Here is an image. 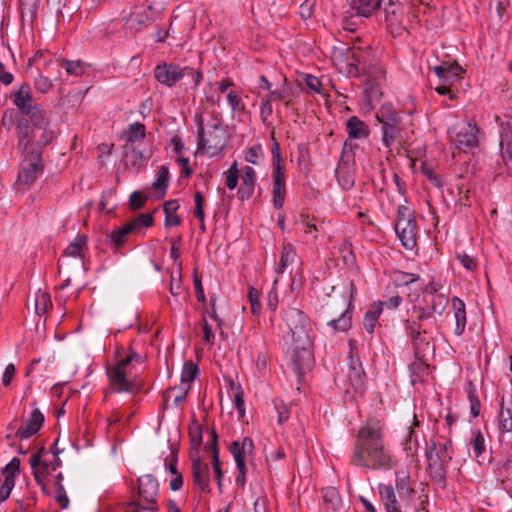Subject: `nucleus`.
<instances>
[{
	"label": "nucleus",
	"instance_id": "27",
	"mask_svg": "<svg viewBox=\"0 0 512 512\" xmlns=\"http://www.w3.org/2000/svg\"><path fill=\"white\" fill-rule=\"evenodd\" d=\"M347 131L352 139H362L369 134L368 126L356 116L351 117L347 121Z\"/></svg>",
	"mask_w": 512,
	"mask_h": 512
},
{
	"label": "nucleus",
	"instance_id": "24",
	"mask_svg": "<svg viewBox=\"0 0 512 512\" xmlns=\"http://www.w3.org/2000/svg\"><path fill=\"white\" fill-rule=\"evenodd\" d=\"M154 154V147L152 145L145 146L141 150H135L132 152L130 156L131 165L133 168H135L137 171L143 169L149 159Z\"/></svg>",
	"mask_w": 512,
	"mask_h": 512
},
{
	"label": "nucleus",
	"instance_id": "4",
	"mask_svg": "<svg viewBox=\"0 0 512 512\" xmlns=\"http://www.w3.org/2000/svg\"><path fill=\"white\" fill-rule=\"evenodd\" d=\"M31 466L37 483L42 487L43 492L47 493V487L54 478V473L60 466V459L55 452L41 450L31 459ZM61 477V473L55 475V478Z\"/></svg>",
	"mask_w": 512,
	"mask_h": 512
},
{
	"label": "nucleus",
	"instance_id": "37",
	"mask_svg": "<svg viewBox=\"0 0 512 512\" xmlns=\"http://www.w3.org/2000/svg\"><path fill=\"white\" fill-rule=\"evenodd\" d=\"M470 442L475 453V458L478 459L486 450L484 434L480 430H473Z\"/></svg>",
	"mask_w": 512,
	"mask_h": 512
},
{
	"label": "nucleus",
	"instance_id": "51",
	"mask_svg": "<svg viewBox=\"0 0 512 512\" xmlns=\"http://www.w3.org/2000/svg\"><path fill=\"white\" fill-rule=\"evenodd\" d=\"M202 329H203V341L209 345H212L214 343L215 334L213 332L212 327L208 324L206 319H203L202 322Z\"/></svg>",
	"mask_w": 512,
	"mask_h": 512
},
{
	"label": "nucleus",
	"instance_id": "60",
	"mask_svg": "<svg viewBox=\"0 0 512 512\" xmlns=\"http://www.w3.org/2000/svg\"><path fill=\"white\" fill-rule=\"evenodd\" d=\"M422 171L437 187L442 185L441 179L435 175L433 170L424 163L422 164Z\"/></svg>",
	"mask_w": 512,
	"mask_h": 512
},
{
	"label": "nucleus",
	"instance_id": "42",
	"mask_svg": "<svg viewBox=\"0 0 512 512\" xmlns=\"http://www.w3.org/2000/svg\"><path fill=\"white\" fill-rule=\"evenodd\" d=\"M239 170L237 162L232 163L230 168L224 172L225 184L228 189L234 190L238 185Z\"/></svg>",
	"mask_w": 512,
	"mask_h": 512
},
{
	"label": "nucleus",
	"instance_id": "36",
	"mask_svg": "<svg viewBox=\"0 0 512 512\" xmlns=\"http://www.w3.org/2000/svg\"><path fill=\"white\" fill-rule=\"evenodd\" d=\"M499 428L503 432L512 431V400L508 406H505L504 402L502 403L499 414Z\"/></svg>",
	"mask_w": 512,
	"mask_h": 512
},
{
	"label": "nucleus",
	"instance_id": "8",
	"mask_svg": "<svg viewBox=\"0 0 512 512\" xmlns=\"http://www.w3.org/2000/svg\"><path fill=\"white\" fill-rule=\"evenodd\" d=\"M230 452L237 466L238 474L236 484L243 487L245 484L246 466L252 458L253 442L249 438L234 441L230 446Z\"/></svg>",
	"mask_w": 512,
	"mask_h": 512
},
{
	"label": "nucleus",
	"instance_id": "31",
	"mask_svg": "<svg viewBox=\"0 0 512 512\" xmlns=\"http://www.w3.org/2000/svg\"><path fill=\"white\" fill-rule=\"evenodd\" d=\"M168 179V168L166 166H161L157 172L156 180L153 182V189L155 190L156 197L162 198L164 196Z\"/></svg>",
	"mask_w": 512,
	"mask_h": 512
},
{
	"label": "nucleus",
	"instance_id": "21",
	"mask_svg": "<svg viewBox=\"0 0 512 512\" xmlns=\"http://www.w3.org/2000/svg\"><path fill=\"white\" fill-rule=\"evenodd\" d=\"M126 24L128 29L137 32L145 27L149 21V15L145 7H138L128 16H126Z\"/></svg>",
	"mask_w": 512,
	"mask_h": 512
},
{
	"label": "nucleus",
	"instance_id": "30",
	"mask_svg": "<svg viewBox=\"0 0 512 512\" xmlns=\"http://www.w3.org/2000/svg\"><path fill=\"white\" fill-rule=\"evenodd\" d=\"M500 153L504 163L512 167V135L505 131L501 133Z\"/></svg>",
	"mask_w": 512,
	"mask_h": 512
},
{
	"label": "nucleus",
	"instance_id": "59",
	"mask_svg": "<svg viewBox=\"0 0 512 512\" xmlns=\"http://www.w3.org/2000/svg\"><path fill=\"white\" fill-rule=\"evenodd\" d=\"M305 83L314 92L321 93L320 91V81L317 77L312 75H307L305 77Z\"/></svg>",
	"mask_w": 512,
	"mask_h": 512
},
{
	"label": "nucleus",
	"instance_id": "56",
	"mask_svg": "<svg viewBox=\"0 0 512 512\" xmlns=\"http://www.w3.org/2000/svg\"><path fill=\"white\" fill-rule=\"evenodd\" d=\"M64 67L67 73L79 75L82 73L83 68L80 62L66 61Z\"/></svg>",
	"mask_w": 512,
	"mask_h": 512
},
{
	"label": "nucleus",
	"instance_id": "9",
	"mask_svg": "<svg viewBox=\"0 0 512 512\" xmlns=\"http://www.w3.org/2000/svg\"><path fill=\"white\" fill-rule=\"evenodd\" d=\"M43 172V162L38 150L28 151L21 162L17 184L26 187L33 183Z\"/></svg>",
	"mask_w": 512,
	"mask_h": 512
},
{
	"label": "nucleus",
	"instance_id": "49",
	"mask_svg": "<svg viewBox=\"0 0 512 512\" xmlns=\"http://www.w3.org/2000/svg\"><path fill=\"white\" fill-rule=\"evenodd\" d=\"M262 157V149L260 146L250 148L245 154V160L252 164H258Z\"/></svg>",
	"mask_w": 512,
	"mask_h": 512
},
{
	"label": "nucleus",
	"instance_id": "57",
	"mask_svg": "<svg viewBox=\"0 0 512 512\" xmlns=\"http://www.w3.org/2000/svg\"><path fill=\"white\" fill-rule=\"evenodd\" d=\"M396 486L401 498L409 496L412 492V489L410 488L409 484L406 482L404 478L399 480Z\"/></svg>",
	"mask_w": 512,
	"mask_h": 512
},
{
	"label": "nucleus",
	"instance_id": "23",
	"mask_svg": "<svg viewBox=\"0 0 512 512\" xmlns=\"http://www.w3.org/2000/svg\"><path fill=\"white\" fill-rule=\"evenodd\" d=\"M43 421L44 417L42 413L39 410L34 409L25 426L19 431L20 436L22 438H29L33 436L40 430Z\"/></svg>",
	"mask_w": 512,
	"mask_h": 512
},
{
	"label": "nucleus",
	"instance_id": "44",
	"mask_svg": "<svg viewBox=\"0 0 512 512\" xmlns=\"http://www.w3.org/2000/svg\"><path fill=\"white\" fill-rule=\"evenodd\" d=\"M190 441H191V451L190 455L194 453H199V447L202 443V432L201 428L198 425H194L190 428Z\"/></svg>",
	"mask_w": 512,
	"mask_h": 512
},
{
	"label": "nucleus",
	"instance_id": "52",
	"mask_svg": "<svg viewBox=\"0 0 512 512\" xmlns=\"http://www.w3.org/2000/svg\"><path fill=\"white\" fill-rule=\"evenodd\" d=\"M289 96V92L286 86H282L280 88H277L271 92V94L267 97V99H270V101H278V100H285Z\"/></svg>",
	"mask_w": 512,
	"mask_h": 512
},
{
	"label": "nucleus",
	"instance_id": "20",
	"mask_svg": "<svg viewBox=\"0 0 512 512\" xmlns=\"http://www.w3.org/2000/svg\"><path fill=\"white\" fill-rule=\"evenodd\" d=\"M192 459V472L194 480L201 490L208 488V466L200 461V454L194 453L191 455Z\"/></svg>",
	"mask_w": 512,
	"mask_h": 512
},
{
	"label": "nucleus",
	"instance_id": "40",
	"mask_svg": "<svg viewBox=\"0 0 512 512\" xmlns=\"http://www.w3.org/2000/svg\"><path fill=\"white\" fill-rule=\"evenodd\" d=\"M134 225L130 223L122 226L120 229H118L117 231H114L111 233V241L116 245V246H120L124 243V240H125V236L128 235V234H137V232H135L134 228H133Z\"/></svg>",
	"mask_w": 512,
	"mask_h": 512
},
{
	"label": "nucleus",
	"instance_id": "58",
	"mask_svg": "<svg viewBox=\"0 0 512 512\" xmlns=\"http://www.w3.org/2000/svg\"><path fill=\"white\" fill-rule=\"evenodd\" d=\"M349 379L356 387H360L362 385V371L353 367L349 372Z\"/></svg>",
	"mask_w": 512,
	"mask_h": 512
},
{
	"label": "nucleus",
	"instance_id": "53",
	"mask_svg": "<svg viewBox=\"0 0 512 512\" xmlns=\"http://www.w3.org/2000/svg\"><path fill=\"white\" fill-rule=\"evenodd\" d=\"M146 197L139 191H134L129 199L130 205L134 209H138L145 203Z\"/></svg>",
	"mask_w": 512,
	"mask_h": 512
},
{
	"label": "nucleus",
	"instance_id": "55",
	"mask_svg": "<svg viewBox=\"0 0 512 512\" xmlns=\"http://www.w3.org/2000/svg\"><path fill=\"white\" fill-rule=\"evenodd\" d=\"M16 369L13 364H8L2 374V384L4 386H9L12 382V379L15 375Z\"/></svg>",
	"mask_w": 512,
	"mask_h": 512
},
{
	"label": "nucleus",
	"instance_id": "34",
	"mask_svg": "<svg viewBox=\"0 0 512 512\" xmlns=\"http://www.w3.org/2000/svg\"><path fill=\"white\" fill-rule=\"evenodd\" d=\"M51 306L50 296L41 290H38L34 295V310L38 316H41L47 312Z\"/></svg>",
	"mask_w": 512,
	"mask_h": 512
},
{
	"label": "nucleus",
	"instance_id": "25",
	"mask_svg": "<svg viewBox=\"0 0 512 512\" xmlns=\"http://www.w3.org/2000/svg\"><path fill=\"white\" fill-rule=\"evenodd\" d=\"M452 306L454 310V318H455V334L461 335L466 326V312H465V304L459 298L452 299Z\"/></svg>",
	"mask_w": 512,
	"mask_h": 512
},
{
	"label": "nucleus",
	"instance_id": "6",
	"mask_svg": "<svg viewBox=\"0 0 512 512\" xmlns=\"http://www.w3.org/2000/svg\"><path fill=\"white\" fill-rule=\"evenodd\" d=\"M478 132L475 123L462 119L455 121L449 128L448 135L456 148L466 152L478 146Z\"/></svg>",
	"mask_w": 512,
	"mask_h": 512
},
{
	"label": "nucleus",
	"instance_id": "11",
	"mask_svg": "<svg viewBox=\"0 0 512 512\" xmlns=\"http://www.w3.org/2000/svg\"><path fill=\"white\" fill-rule=\"evenodd\" d=\"M273 161V205L280 209L285 200V169L282 166L279 145L275 143L272 148Z\"/></svg>",
	"mask_w": 512,
	"mask_h": 512
},
{
	"label": "nucleus",
	"instance_id": "62",
	"mask_svg": "<svg viewBox=\"0 0 512 512\" xmlns=\"http://www.w3.org/2000/svg\"><path fill=\"white\" fill-rule=\"evenodd\" d=\"M313 5H314L313 2H310L309 0H305V2L300 6V15L304 19H307L311 16Z\"/></svg>",
	"mask_w": 512,
	"mask_h": 512
},
{
	"label": "nucleus",
	"instance_id": "19",
	"mask_svg": "<svg viewBox=\"0 0 512 512\" xmlns=\"http://www.w3.org/2000/svg\"><path fill=\"white\" fill-rule=\"evenodd\" d=\"M383 123V142L386 147H390L400 134V126L397 114L393 113L386 120H381Z\"/></svg>",
	"mask_w": 512,
	"mask_h": 512
},
{
	"label": "nucleus",
	"instance_id": "15",
	"mask_svg": "<svg viewBox=\"0 0 512 512\" xmlns=\"http://www.w3.org/2000/svg\"><path fill=\"white\" fill-rule=\"evenodd\" d=\"M339 311L341 313L338 319H332L328 322V325L335 331H347L351 325V316L349 310L351 307V296L345 295L340 301Z\"/></svg>",
	"mask_w": 512,
	"mask_h": 512
},
{
	"label": "nucleus",
	"instance_id": "43",
	"mask_svg": "<svg viewBox=\"0 0 512 512\" xmlns=\"http://www.w3.org/2000/svg\"><path fill=\"white\" fill-rule=\"evenodd\" d=\"M233 406L236 410V415L238 419H241L245 415V407L243 400V391L240 387L233 388Z\"/></svg>",
	"mask_w": 512,
	"mask_h": 512
},
{
	"label": "nucleus",
	"instance_id": "32",
	"mask_svg": "<svg viewBox=\"0 0 512 512\" xmlns=\"http://www.w3.org/2000/svg\"><path fill=\"white\" fill-rule=\"evenodd\" d=\"M381 0H355L353 7L360 16H370L380 5Z\"/></svg>",
	"mask_w": 512,
	"mask_h": 512
},
{
	"label": "nucleus",
	"instance_id": "7",
	"mask_svg": "<svg viewBox=\"0 0 512 512\" xmlns=\"http://www.w3.org/2000/svg\"><path fill=\"white\" fill-rule=\"evenodd\" d=\"M432 313L422 307H414L411 319L407 320L417 351L425 352L430 349L428 341H422L419 336L421 331L426 333L428 325L432 324Z\"/></svg>",
	"mask_w": 512,
	"mask_h": 512
},
{
	"label": "nucleus",
	"instance_id": "38",
	"mask_svg": "<svg viewBox=\"0 0 512 512\" xmlns=\"http://www.w3.org/2000/svg\"><path fill=\"white\" fill-rule=\"evenodd\" d=\"M87 237L85 235H80L76 237L74 242H72L65 251V254L71 257H79L82 255L84 248L86 247Z\"/></svg>",
	"mask_w": 512,
	"mask_h": 512
},
{
	"label": "nucleus",
	"instance_id": "14",
	"mask_svg": "<svg viewBox=\"0 0 512 512\" xmlns=\"http://www.w3.org/2000/svg\"><path fill=\"white\" fill-rule=\"evenodd\" d=\"M20 461L13 458L3 469L0 482V502L6 500L14 487V478L19 472Z\"/></svg>",
	"mask_w": 512,
	"mask_h": 512
},
{
	"label": "nucleus",
	"instance_id": "47",
	"mask_svg": "<svg viewBox=\"0 0 512 512\" xmlns=\"http://www.w3.org/2000/svg\"><path fill=\"white\" fill-rule=\"evenodd\" d=\"M350 59H351L352 62H350L348 64L349 65L348 73L351 76H358V74L360 72V68H359L360 58L356 54L355 51H351V52L348 53V60H350Z\"/></svg>",
	"mask_w": 512,
	"mask_h": 512
},
{
	"label": "nucleus",
	"instance_id": "50",
	"mask_svg": "<svg viewBox=\"0 0 512 512\" xmlns=\"http://www.w3.org/2000/svg\"><path fill=\"white\" fill-rule=\"evenodd\" d=\"M226 98L229 106L233 111H238L241 109V100L237 92L233 90L228 91Z\"/></svg>",
	"mask_w": 512,
	"mask_h": 512
},
{
	"label": "nucleus",
	"instance_id": "29",
	"mask_svg": "<svg viewBox=\"0 0 512 512\" xmlns=\"http://www.w3.org/2000/svg\"><path fill=\"white\" fill-rule=\"evenodd\" d=\"M382 302H375L371 305L369 310L365 313L363 325L368 333H373L377 320L382 313Z\"/></svg>",
	"mask_w": 512,
	"mask_h": 512
},
{
	"label": "nucleus",
	"instance_id": "61",
	"mask_svg": "<svg viewBox=\"0 0 512 512\" xmlns=\"http://www.w3.org/2000/svg\"><path fill=\"white\" fill-rule=\"evenodd\" d=\"M181 284H180V278L176 277L174 274L171 276V285H170V293L174 296L179 295L181 293Z\"/></svg>",
	"mask_w": 512,
	"mask_h": 512
},
{
	"label": "nucleus",
	"instance_id": "39",
	"mask_svg": "<svg viewBox=\"0 0 512 512\" xmlns=\"http://www.w3.org/2000/svg\"><path fill=\"white\" fill-rule=\"evenodd\" d=\"M198 367L193 362H186L181 373V386L189 388L190 382L196 377Z\"/></svg>",
	"mask_w": 512,
	"mask_h": 512
},
{
	"label": "nucleus",
	"instance_id": "48",
	"mask_svg": "<svg viewBox=\"0 0 512 512\" xmlns=\"http://www.w3.org/2000/svg\"><path fill=\"white\" fill-rule=\"evenodd\" d=\"M456 258L469 271H474L477 268L476 260L467 254H457Z\"/></svg>",
	"mask_w": 512,
	"mask_h": 512
},
{
	"label": "nucleus",
	"instance_id": "3",
	"mask_svg": "<svg viewBox=\"0 0 512 512\" xmlns=\"http://www.w3.org/2000/svg\"><path fill=\"white\" fill-rule=\"evenodd\" d=\"M198 126V152L209 157L220 155L229 141L226 127L213 115L200 116Z\"/></svg>",
	"mask_w": 512,
	"mask_h": 512
},
{
	"label": "nucleus",
	"instance_id": "26",
	"mask_svg": "<svg viewBox=\"0 0 512 512\" xmlns=\"http://www.w3.org/2000/svg\"><path fill=\"white\" fill-rule=\"evenodd\" d=\"M379 493L386 512H401L393 488L389 485H380Z\"/></svg>",
	"mask_w": 512,
	"mask_h": 512
},
{
	"label": "nucleus",
	"instance_id": "46",
	"mask_svg": "<svg viewBox=\"0 0 512 512\" xmlns=\"http://www.w3.org/2000/svg\"><path fill=\"white\" fill-rule=\"evenodd\" d=\"M323 499L325 502L331 503L332 508L334 510L337 509L339 502H340L338 492L333 487H329L324 490Z\"/></svg>",
	"mask_w": 512,
	"mask_h": 512
},
{
	"label": "nucleus",
	"instance_id": "45",
	"mask_svg": "<svg viewBox=\"0 0 512 512\" xmlns=\"http://www.w3.org/2000/svg\"><path fill=\"white\" fill-rule=\"evenodd\" d=\"M131 224L135 225L133 228L138 234L141 233L144 227H149L153 224V217L151 214H142L138 218L134 219Z\"/></svg>",
	"mask_w": 512,
	"mask_h": 512
},
{
	"label": "nucleus",
	"instance_id": "2",
	"mask_svg": "<svg viewBox=\"0 0 512 512\" xmlns=\"http://www.w3.org/2000/svg\"><path fill=\"white\" fill-rule=\"evenodd\" d=\"M40 107H29L27 118L18 124L19 145L24 150H36L35 146L46 145L54 138V132Z\"/></svg>",
	"mask_w": 512,
	"mask_h": 512
},
{
	"label": "nucleus",
	"instance_id": "33",
	"mask_svg": "<svg viewBox=\"0 0 512 512\" xmlns=\"http://www.w3.org/2000/svg\"><path fill=\"white\" fill-rule=\"evenodd\" d=\"M31 94L30 90L27 87H22L15 95L14 103L15 105L22 109L25 113V117L27 118V111L29 107H38L37 105H31Z\"/></svg>",
	"mask_w": 512,
	"mask_h": 512
},
{
	"label": "nucleus",
	"instance_id": "13",
	"mask_svg": "<svg viewBox=\"0 0 512 512\" xmlns=\"http://www.w3.org/2000/svg\"><path fill=\"white\" fill-rule=\"evenodd\" d=\"M439 79V85L435 90L445 95L450 92L451 87L460 79L462 68L457 63H442L433 68Z\"/></svg>",
	"mask_w": 512,
	"mask_h": 512
},
{
	"label": "nucleus",
	"instance_id": "1",
	"mask_svg": "<svg viewBox=\"0 0 512 512\" xmlns=\"http://www.w3.org/2000/svg\"><path fill=\"white\" fill-rule=\"evenodd\" d=\"M284 319L290 329L293 340V347L291 351H289V358L294 366L295 373H304L306 370L310 369L313 363L309 321L306 316L296 308L287 310Z\"/></svg>",
	"mask_w": 512,
	"mask_h": 512
},
{
	"label": "nucleus",
	"instance_id": "41",
	"mask_svg": "<svg viewBox=\"0 0 512 512\" xmlns=\"http://www.w3.org/2000/svg\"><path fill=\"white\" fill-rule=\"evenodd\" d=\"M296 257V253L291 245H285L282 250L280 265L277 268L278 273H283L285 268L291 264Z\"/></svg>",
	"mask_w": 512,
	"mask_h": 512
},
{
	"label": "nucleus",
	"instance_id": "5",
	"mask_svg": "<svg viewBox=\"0 0 512 512\" xmlns=\"http://www.w3.org/2000/svg\"><path fill=\"white\" fill-rule=\"evenodd\" d=\"M353 463L365 468H389L391 457L382 442L356 446Z\"/></svg>",
	"mask_w": 512,
	"mask_h": 512
},
{
	"label": "nucleus",
	"instance_id": "54",
	"mask_svg": "<svg viewBox=\"0 0 512 512\" xmlns=\"http://www.w3.org/2000/svg\"><path fill=\"white\" fill-rule=\"evenodd\" d=\"M249 302L251 304L252 313L257 314L260 311V302L258 292L253 288L249 290Z\"/></svg>",
	"mask_w": 512,
	"mask_h": 512
},
{
	"label": "nucleus",
	"instance_id": "17",
	"mask_svg": "<svg viewBox=\"0 0 512 512\" xmlns=\"http://www.w3.org/2000/svg\"><path fill=\"white\" fill-rule=\"evenodd\" d=\"M138 493L142 500L153 504L158 494V482L151 475H143L138 480Z\"/></svg>",
	"mask_w": 512,
	"mask_h": 512
},
{
	"label": "nucleus",
	"instance_id": "10",
	"mask_svg": "<svg viewBox=\"0 0 512 512\" xmlns=\"http://www.w3.org/2000/svg\"><path fill=\"white\" fill-rule=\"evenodd\" d=\"M133 356L121 359L115 367L108 372V376L113 387L119 392H134L138 389V385L134 383V377L128 370V365L132 361Z\"/></svg>",
	"mask_w": 512,
	"mask_h": 512
},
{
	"label": "nucleus",
	"instance_id": "28",
	"mask_svg": "<svg viewBox=\"0 0 512 512\" xmlns=\"http://www.w3.org/2000/svg\"><path fill=\"white\" fill-rule=\"evenodd\" d=\"M145 135V126L138 122L130 124L123 133V137L127 144L132 146L140 143L145 138Z\"/></svg>",
	"mask_w": 512,
	"mask_h": 512
},
{
	"label": "nucleus",
	"instance_id": "18",
	"mask_svg": "<svg viewBox=\"0 0 512 512\" xmlns=\"http://www.w3.org/2000/svg\"><path fill=\"white\" fill-rule=\"evenodd\" d=\"M182 76L181 69L175 65L164 64L155 69L156 79L167 86H173Z\"/></svg>",
	"mask_w": 512,
	"mask_h": 512
},
{
	"label": "nucleus",
	"instance_id": "22",
	"mask_svg": "<svg viewBox=\"0 0 512 512\" xmlns=\"http://www.w3.org/2000/svg\"><path fill=\"white\" fill-rule=\"evenodd\" d=\"M255 186V171L252 167L246 166L243 170L242 175V184L238 190V196L240 199L244 200L249 198Z\"/></svg>",
	"mask_w": 512,
	"mask_h": 512
},
{
	"label": "nucleus",
	"instance_id": "35",
	"mask_svg": "<svg viewBox=\"0 0 512 512\" xmlns=\"http://www.w3.org/2000/svg\"><path fill=\"white\" fill-rule=\"evenodd\" d=\"M336 176L344 189H350L353 186L354 177L348 165L340 164L336 169Z\"/></svg>",
	"mask_w": 512,
	"mask_h": 512
},
{
	"label": "nucleus",
	"instance_id": "12",
	"mask_svg": "<svg viewBox=\"0 0 512 512\" xmlns=\"http://www.w3.org/2000/svg\"><path fill=\"white\" fill-rule=\"evenodd\" d=\"M396 233L402 245L409 250H412L416 245V224L412 219L410 212L405 207H400L398 210V218L395 225Z\"/></svg>",
	"mask_w": 512,
	"mask_h": 512
},
{
	"label": "nucleus",
	"instance_id": "63",
	"mask_svg": "<svg viewBox=\"0 0 512 512\" xmlns=\"http://www.w3.org/2000/svg\"><path fill=\"white\" fill-rule=\"evenodd\" d=\"M232 85L229 81H221L218 83H215L211 86V89L214 91H217L219 93H227L229 90V87Z\"/></svg>",
	"mask_w": 512,
	"mask_h": 512
},
{
	"label": "nucleus",
	"instance_id": "16",
	"mask_svg": "<svg viewBox=\"0 0 512 512\" xmlns=\"http://www.w3.org/2000/svg\"><path fill=\"white\" fill-rule=\"evenodd\" d=\"M381 441V426L376 420H370L363 426L358 434V442L356 446L366 444H374Z\"/></svg>",
	"mask_w": 512,
	"mask_h": 512
},
{
	"label": "nucleus",
	"instance_id": "64",
	"mask_svg": "<svg viewBox=\"0 0 512 512\" xmlns=\"http://www.w3.org/2000/svg\"><path fill=\"white\" fill-rule=\"evenodd\" d=\"M365 91L369 100V105L372 107L373 103L378 100L381 93L378 89H375L373 87H367Z\"/></svg>",
	"mask_w": 512,
	"mask_h": 512
}]
</instances>
